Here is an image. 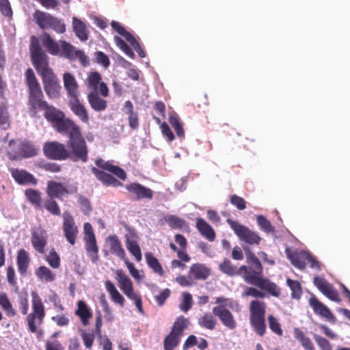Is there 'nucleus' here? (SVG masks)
I'll use <instances>...</instances> for the list:
<instances>
[{
  "label": "nucleus",
  "mask_w": 350,
  "mask_h": 350,
  "mask_svg": "<svg viewBox=\"0 0 350 350\" xmlns=\"http://www.w3.org/2000/svg\"><path fill=\"white\" fill-rule=\"evenodd\" d=\"M243 249L245 252L246 262L251 266L242 265L237 269L229 259L225 258L219 265V270L230 276L241 275L246 283L266 291L273 297H279L280 288L275 283L263 276V268L260 260L248 247Z\"/></svg>",
  "instance_id": "1"
},
{
  "label": "nucleus",
  "mask_w": 350,
  "mask_h": 350,
  "mask_svg": "<svg viewBox=\"0 0 350 350\" xmlns=\"http://www.w3.org/2000/svg\"><path fill=\"white\" fill-rule=\"evenodd\" d=\"M32 64L41 77L44 90L50 98H58L62 87L57 76L49 65V57L40 45L38 38L31 37L29 46Z\"/></svg>",
  "instance_id": "2"
},
{
  "label": "nucleus",
  "mask_w": 350,
  "mask_h": 350,
  "mask_svg": "<svg viewBox=\"0 0 350 350\" xmlns=\"http://www.w3.org/2000/svg\"><path fill=\"white\" fill-rule=\"evenodd\" d=\"M25 83L28 88L27 107L28 113L32 118L38 117V113L49 105L45 100L44 96L33 70L29 68L26 70Z\"/></svg>",
  "instance_id": "3"
},
{
  "label": "nucleus",
  "mask_w": 350,
  "mask_h": 350,
  "mask_svg": "<svg viewBox=\"0 0 350 350\" xmlns=\"http://www.w3.org/2000/svg\"><path fill=\"white\" fill-rule=\"evenodd\" d=\"M41 41L43 46L48 53L52 55H60L68 59H76V51L74 46L65 40H54L49 33L44 32L41 36Z\"/></svg>",
  "instance_id": "4"
},
{
  "label": "nucleus",
  "mask_w": 350,
  "mask_h": 350,
  "mask_svg": "<svg viewBox=\"0 0 350 350\" xmlns=\"http://www.w3.org/2000/svg\"><path fill=\"white\" fill-rule=\"evenodd\" d=\"M250 323L256 334L263 336L267 330L265 324L266 304L259 300L250 304Z\"/></svg>",
  "instance_id": "5"
},
{
  "label": "nucleus",
  "mask_w": 350,
  "mask_h": 350,
  "mask_svg": "<svg viewBox=\"0 0 350 350\" xmlns=\"http://www.w3.org/2000/svg\"><path fill=\"white\" fill-rule=\"evenodd\" d=\"M67 146L68 159L73 162L88 161L89 150L81 132L69 137Z\"/></svg>",
  "instance_id": "6"
},
{
  "label": "nucleus",
  "mask_w": 350,
  "mask_h": 350,
  "mask_svg": "<svg viewBox=\"0 0 350 350\" xmlns=\"http://www.w3.org/2000/svg\"><path fill=\"white\" fill-rule=\"evenodd\" d=\"M32 312L27 317L28 329L31 333L38 332V327L41 326L45 317V309L43 302L36 293H32Z\"/></svg>",
  "instance_id": "7"
},
{
  "label": "nucleus",
  "mask_w": 350,
  "mask_h": 350,
  "mask_svg": "<svg viewBox=\"0 0 350 350\" xmlns=\"http://www.w3.org/2000/svg\"><path fill=\"white\" fill-rule=\"evenodd\" d=\"M33 18L40 29H52L58 33H63L66 31V25L62 20L48 12L36 10L33 14Z\"/></svg>",
  "instance_id": "8"
},
{
  "label": "nucleus",
  "mask_w": 350,
  "mask_h": 350,
  "mask_svg": "<svg viewBox=\"0 0 350 350\" xmlns=\"http://www.w3.org/2000/svg\"><path fill=\"white\" fill-rule=\"evenodd\" d=\"M116 279L124 295L134 301L135 306L140 313H144L142 298L140 295L134 292L133 283L128 275L122 269H118L116 271Z\"/></svg>",
  "instance_id": "9"
},
{
  "label": "nucleus",
  "mask_w": 350,
  "mask_h": 350,
  "mask_svg": "<svg viewBox=\"0 0 350 350\" xmlns=\"http://www.w3.org/2000/svg\"><path fill=\"white\" fill-rule=\"evenodd\" d=\"M85 247L88 256L93 263H97L99 260L98 247L92 226L89 222L83 225Z\"/></svg>",
  "instance_id": "10"
},
{
  "label": "nucleus",
  "mask_w": 350,
  "mask_h": 350,
  "mask_svg": "<svg viewBox=\"0 0 350 350\" xmlns=\"http://www.w3.org/2000/svg\"><path fill=\"white\" fill-rule=\"evenodd\" d=\"M226 221L241 241L250 245L259 244L261 238L256 232L230 218L227 219Z\"/></svg>",
  "instance_id": "11"
},
{
  "label": "nucleus",
  "mask_w": 350,
  "mask_h": 350,
  "mask_svg": "<svg viewBox=\"0 0 350 350\" xmlns=\"http://www.w3.org/2000/svg\"><path fill=\"white\" fill-rule=\"evenodd\" d=\"M43 152L50 159L63 161L68 159L66 146L56 141L48 142L43 146Z\"/></svg>",
  "instance_id": "12"
},
{
  "label": "nucleus",
  "mask_w": 350,
  "mask_h": 350,
  "mask_svg": "<svg viewBox=\"0 0 350 350\" xmlns=\"http://www.w3.org/2000/svg\"><path fill=\"white\" fill-rule=\"evenodd\" d=\"M77 192L78 187L76 185L66 187L63 183L54 180H49L47 183L46 193L51 198L62 199L64 196L75 194Z\"/></svg>",
  "instance_id": "13"
},
{
  "label": "nucleus",
  "mask_w": 350,
  "mask_h": 350,
  "mask_svg": "<svg viewBox=\"0 0 350 350\" xmlns=\"http://www.w3.org/2000/svg\"><path fill=\"white\" fill-rule=\"evenodd\" d=\"M62 230L67 241L72 245L76 243L79 230L75 224L73 217L68 211H64L62 215Z\"/></svg>",
  "instance_id": "14"
},
{
  "label": "nucleus",
  "mask_w": 350,
  "mask_h": 350,
  "mask_svg": "<svg viewBox=\"0 0 350 350\" xmlns=\"http://www.w3.org/2000/svg\"><path fill=\"white\" fill-rule=\"evenodd\" d=\"M313 284L319 291L329 299L336 303L341 302V299L338 291L325 278L315 276L313 278Z\"/></svg>",
  "instance_id": "15"
},
{
  "label": "nucleus",
  "mask_w": 350,
  "mask_h": 350,
  "mask_svg": "<svg viewBox=\"0 0 350 350\" xmlns=\"http://www.w3.org/2000/svg\"><path fill=\"white\" fill-rule=\"evenodd\" d=\"M309 306L312 308L314 313L321 318L326 319L327 321L334 323L336 317L330 310V309L322 303L314 295H312L308 300Z\"/></svg>",
  "instance_id": "16"
},
{
  "label": "nucleus",
  "mask_w": 350,
  "mask_h": 350,
  "mask_svg": "<svg viewBox=\"0 0 350 350\" xmlns=\"http://www.w3.org/2000/svg\"><path fill=\"white\" fill-rule=\"evenodd\" d=\"M101 81L102 77L98 72H90L86 80L87 87L92 91H98L99 94L105 98L109 96V90L107 84Z\"/></svg>",
  "instance_id": "17"
},
{
  "label": "nucleus",
  "mask_w": 350,
  "mask_h": 350,
  "mask_svg": "<svg viewBox=\"0 0 350 350\" xmlns=\"http://www.w3.org/2000/svg\"><path fill=\"white\" fill-rule=\"evenodd\" d=\"M47 238L46 232L42 226L34 228L32 230L31 242L36 252L40 254L44 253Z\"/></svg>",
  "instance_id": "18"
},
{
  "label": "nucleus",
  "mask_w": 350,
  "mask_h": 350,
  "mask_svg": "<svg viewBox=\"0 0 350 350\" xmlns=\"http://www.w3.org/2000/svg\"><path fill=\"white\" fill-rule=\"evenodd\" d=\"M212 312L219 319L222 325L228 329L232 330L237 327L236 319L232 313L227 308L213 307Z\"/></svg>",
  "instance_id": "19"
},
{
  "label": "nucleus",
  "mask_w": 350,
  "mask_h": 350,
  "mask_svg": "<svg viewBox=\"0 0 350 350\" xmlns=\"http://www.w3.org/2000/svg\"><path fill=\"white\" fill-rule=\"evenodd\" d=\"M126 190L135 196V200L141 199L152 200L153 191L138 183H132L126 185Z\"/></svg>",
  "instance_id": "20"
},
{
  "label": "nucleus",
  "mask_w": 350,
  "mask_h": 350,
  "mask_svg": "<svg viewBox=\"0 0 350 350\" xmlns=\"http://www.w3.org/2000/svg\"><path fill=\"white\" fill-rule=\"evenodd\" d=\"M53 126L59 133H68V138L81 132L79 126L73 120L66 118L65 116Z\"/></svg>",
  "instance_id": "21"
},
{
  "label": "nucleus",
  "mask_w": 350,
  "mask_h": 350,
  "mask_svg": "<svg viewBox=\"0 0 350 350\" xmlns=\"http://www.w3.org/2000/svg\"><path fill=\"white\" fill-rule=\"evenodd\" d=\"M95 164L98 167L111 172L122 180H125L127 178L126 172L120 167L113 165L112 161H105L103 159L99 158L95 161Z\"/></svg>",
  "instance_id": "22"
},
{
  "label": "nucleus",
  "mask_w": 350,
  "mask_h": 350,
  "mask_svg": "<svg viewBox=\"0 0 350 350\" xmlns=\"http://www.w3.org/2000/svg\"><path fill=\"white\" fill-rule=\"evenodd\" d=\"M10 172L14 180L19 185H36L38 183V180L33 175L25 170L12 168Z\"/></svg>",
  "instance_id": "23"
},
{
  "label": "nucleus",
  "mask_w": 350,
  "mask_h": 350,
  "mask_svg": "<svg viewBox=\"0 0 350 350\" xmlns=\"http://www.w3.org/2000/svg\"><path fill=\"white\" fill-rule=\"evenodd\" d=\"M68 105L72 113L83 123L88 124L90 117L88 111L83 104H82L79 98L69 100Z\"/></svg>",
  "instance_id": "24"
},
{
  "label": "nucleus",
  "mask_w": 350,
  "mask_h": 350,
  "mask_svg": "<svg viewBox=\"0 0 350 350\" xmlns=\"http://www.w3.org/2000/svg\"><path fill=\"white\" fill-rule=\"evenodd\" d=\"M126 246L129 252L135 258L137 262L142 260V255L140 247L137 243V236L135 233L131 232L126 234Z\"/></svg>",
  "instance_id": "25"
},
{
  "label": "nucleus",
  "mask_w": 350,
  "mask_h": 350,
  "mask_svg": "<svg viewBox=\"0 0 350 350\" xmlns=\"http://www.w3.org/2000/svg\"><path fill=\"white\" fill-rule=\"evenodd\" d=\"M91 171L94 174L95 177L105 186L118 187L123 185L120 180L114 178L111 174L100 170L96 167H92Z\"/></svg>",
  "instance_id": "26"
},
{
  "label": "nucleus",
  "mask_w": 350,
  "mask_h": 350,
  "mask_svg": "<svg viewBox=\"0 0 350 350\" xmlns=\"http://www.w3.org/2000/svg\"><path fill=\"white\" fill-rule=\"evenodd\" d=\"M63 81L68 96L70 99L77 98L79 94V85L75 77L69 72H65L63 75Z\"/></svg>",
  "instance_id": "27"
},
{
  "label": "nucleus",
  "mask_w": 350,
  "mask_h": 350,
  "mask_svg": "<svg viewBox=\"0 0 350 350\" xmlns=\"http://www.w3.org/2000/svg\"><path fill=\"white\" fill-rule=\"evenodd\" d=\"M307 252H291L289 248L286 249L287 258L296 268L304 270L306 267Z\"/></svg>",
  "instance_id": "28"
},
{
  "label": "nucleus",
  "mask_w": 350,
  "mask_h": 350,
  "mask_svg": "<svg viewBox=\"0 0 350 350\" xmlns=\"http://www.w3.org/2000/svg\"><path fill=\"white\" fill-rule=\"evenodd\" d=\"M211 275V269L204 264H193L189 271V278L198 280H205Z\"/></svg>",
  "instance_id": "29"
},
{
  "label": "nucleus",
  "mask_w": 350,
  "mask_h": 350,
  "mask_svg": "<svg viewBox=\"0 0 350 350\" xmlns=\"http://www.w3.org/2000/svg\"><path fill=\"white\" fill-rule=\"evenodd\" d=\"M99 92L91 91L87 96L91 108L95 111H103L107 108V101L100 97Z\"/></svg>",
  "instance_id": "30"
},
{
  "label": "nucleus",
  "mask_w": 350,
  "mask_h": 350,
  "mask_svg": "<svg viewBox=\"0 0 350 350\" xmlns=\"http://www.w3.org/2000/svg\"><path fill=\"white\" fill-rule=\"evenodd\" d=\"M31 258L28 252L21 249L18 251L16 256V265L18 271L22 276H26L28 273V269L30 265Z\"/></svg>",
  "instance_id": "31"
},
{
  "label": "nucleus",
  "mask_w": 350,
  "mask_h": 350,
  "mask_svg": "<svg viewBox=\"0 0 350 350\" xmlns=\"http://www.w3.org/2000/svg\"><path fill=\"white\" fill-rule=\"evenodd\" d=\"M77 308L75 312L76 316H77L81 323L84 326H87L90 323V320L92 317V312L91 309L89 308L88 304L83 300H79L77 304Z\"/></svg>",
  "instance_id": "32"
},
{
  "label": "nucleus",
  "mask_w": 350,
  "mask_h": 350,
  "mask_svg": "<svg viewBox=\"0 0 350 350\" xmlns=\"http://www.w3.org/2000/svg\"><path fill=\"white\" fill-rule=\"evenodd\" d=\"M107 243L109 246L111 254L117 256L120 259L125 260L126 253L122 245L121 241L116 235H111L107 238Z\"/></svg>",
  "instance_id": "33"
},
{
  "label": "nucleus",
  "mask_w": 350,
  "mask_h": 350,
  "mask_svg": "<svg viewBox=\"0 0 350 350\" xmlns=\"http://www.w3.org/2000/svg\"><path fill=\"white\" fill-rule=\"evenodd\" d=\"M196 227L205 239L212 242L215 239V232L211 226L202 218H197Z\"/></svg>",
  "instance_id": "34"
},
{
  "label": "nucleus",
  "mask_w": 350,
  "mask_h": 350,
  "mask_svg": "<svg viewBox=\"0 0 350 350\" xmlns=\"http://www.w3.org/2000/svg\"><path fill=\"white\" fill-rule=\"evenodd\" d=\"M38 149L30 142L27 140L21 142L18 144V153L23 158H29L38 154Z\"/></svg>",
  "instance_id": "35"
},
{
  "label": "nucleus",
  "mask_w": 350,
  "mask_h": 350,
  "mask_svg": "<svg viewBox=\"0 0 350 350\" xmlns=\"http://www.w3.org/2000/svg\"><path fill=\"white\" fill-rule=\"evenodd\" d=\"M105 284L106 290L111 296V300L120 306L124 307L125 304V299L117 290L113 283L110 280H107Z\"/></svg>",
  "instance_id": "36"
},
{
  "label": "nucleus",
  "mask_w": 350,
  "mask_h": 350,
  "mask_svg": "<svg viewBox=\"0 0 350 350\" xmlns=\"http://www.w3.org/2000/svg\"><path fill=\"white\" fill-rule=\"evenodd\" d=\"M44 118L50 122H51L53 126L59 121L62 118L64 117V113L57 109H56L54 106L49 105L44 110Z\"/></svg>",
  "instance_id": "37"
},
{
  "label": "nucleus",
  "mask_w": 350,
  "mask_h": 350,
  "mask_svg": "<svg viewBox=\"0 0 350 350\" xmlns=\"http://www.w3.org/2000/svg\"><path fill=\"white\" fill-rule=\"evenodd\" d=\"M73 31L77 37L82 42L88 39V33L83 22L76 17L72 18Z\"/></svg>",
  "instance_id": "38"
},
{
  "label": "nucleus",
  "mask_w": 350,
  "mask_h": 350,
  "mask_svg": "<svg viewBox=\"0 0 350 350\" xmlns=\"http://www.w3.org/2000/svg\"><path fill=\"white\" fill-rule=\"evenodd\" d=\"M145 258L148 266L152 269V271L159 274L160 276H163L165 272L159 262L158 259L150 252L145 253Z\"/></svg>",
  "instance_id": "39"
},
{
  "label": "nucleus",
  "mask_w": 350,
  "mask_h": 350,
  "mask_svg": "<svg viewBox=\"0 0 350 350\" xmlns=\"http://www.w3.org/2000/svg\"><path fill=\"white\" fill-rule=\"evenodd\" d=\"M189 319L185 318L184 316L180 315L177 317L174 322L170 332L182 336L185 329H186L189 326Z\"/></svg>",
  "instance_id": "40"
},
{
  "label": "nucleus",
  "mask_w": 350,
  "mask_h": 350,
  "mask_svg": "<svg viewBox=\"0 0 350 350\" xmlns=\"http://www.w3.org/2000/svg\"><path fill=\"white\" fill-rule=\"evenodd\" d=\"M38 280L46 282H52L55 279V275L46 266H40L35 271Z\"/></svg>",
  "instance_id": "41"
},
{
  "label": "nucleus",
  "mask_w": 350,
  "mask_h": 350,
  "mask_svg": "<svg viewBox=\"0 0 350 350\" xmlns=\"http://www.w3.org/2000/svg\"><path fill=\"white\" fill-rule=\"evenodd\" d=\"M198 324L202 327L213 330L217 325V320L210 312H205L198 319Z\"/></svg>",
  "instance_id": "42"
},
{
  "label": "nucleus",
  "mask_w": 350,
  "mask_h": 350,
  "mask_svg": "<svg viewBox=\"0 0 350 350\" xmlns=\"http://www.w3.org/2000/svg\"><path fill=\"white\" fill-rule=\"evenodd\" d=\"M181 336L170 332L163 340L164 350H174L180 341Z\"/></svg>",
  "instance_id": "43"
},
{
  "label": "nucleus",
  "mask_w": 350,
  "mask_h": 350,
  "mask_svg": "<svg viewBox=\"0 0 350 350\" xmlns=\"http://www.w3.org/2000/svg\"><path fill=\"white\" fill-rule=\"evenodd\" d=\"M294 334L295 338L300 342L305 350H315L311 340L299 328H295Z\"/></svg>",
  "instance_id": "44"
},
{
  "label": "nucleus",
  "mask_w": 350,
  "mask_h": 350,
  "mask_svg": "<svg viewBox=\"0 0 350 350\" xmlns=\"http://www.w3.org/2000/svg\"><path fill=\"white\" fill-rule=\"evenodd\" d=\"M25 196L27 200L34 206L38 208H42V197L41 193L33 189H27L25 192Z\"/></svg>",
  "instance_id": "45"
},
{
  "label": "nucleus",
  "mask_w": 350,
  "mask_h": 350,
  "mask_svg": "<svg viewBox=\"0 0 350 350\" xmlns=\"http://www.w3.org/2000/svg\"><path fill=\"white\" fill-rule=\"evenodd\" d=\"M168 121L174 129L177 136L180 138H184L185 131L177 114L170 113Z\"/></svg>",
  "instance_id": "46"
},
{
  "label": "nucleus",
  "mask_w": 350,
  "mask_h": 350,
  "mask_svg": "<svg viewBox=\"0 0 350 350\" xmlns=\"http://www.w3.org/2000/svg\"><path fill=\"white\" fill-rule=\"evenodd\" d=\"M0 306L5 312L7 316L14 317L16 314V310L13 308L12 305L5 293L0 294Z\"/></svg>",
  "instance_id": "47"
},
{
  "label": "nucleus",
  "mask_w": 350,
  "mask_h": 350,
  "mask_svg": "<svg viewBox=\"0 0 350 350\" xmlns=\"http://www.w3.org/2000/svg\"><path fill=\"white\" fill-rule=\"evenodd\" d=\"M286 284L291 290V297L293 299H299L302 295V288L301 284L297 280L287 278Z\"/></svg>",
  "instance_id": "48"
},
{
  "label": "nucleus",
  "mask_w": 350,
  "mask_h": 350,
  "mask_svg": "<svg viewBox=\"0 0 350 350\" xmlns=\"http://www.w3.org/2000/svg\"><path fill=\"white\" fill-rule=\"evenodd\" d=\"M10 126V116L8 107L5 103L0 105V126L3 129H8Z\"/></svg>",
  "instance_id": "49"
},
{
  "label": "nucleus",
  "mask_w": 350,
  "mask_h": 350,
  "mask_svg": "<svg viewBox=\"0 0 350 350\" xmlns=\"http://www.w3.org/2000/svg\"><path fill=\"white\" fill-rule=\"evenodd\" d=\"M44 207L53 215L59 216L61 215L60 207L53 198H50L46 200L44 202Z\"/></svg>",
  "instance_id": "50"
},
{
  "label": "nucleus",
  "mask_w": 350,
  "mask_h": 350,
  "mask_svg": "<svg viewBox=\"0 0 350 350\" xmlns=\"http://www.w3.org/2000/svg\"><path fill=\"white\" fill-rule=\"evenodd\" d=\"M256 221L260 228L267 233L274 232L275 228L271 222L263 215H258Z\"/></svg>",
  "instance_id": "51"
},
{
  "label": "nucleus",
  "mask_w": 350,
  "mask_h": 350,
  "mask_svg": "<svg viewBox=\"0 0 350 350\" xmlns=\"http://www.w3.org/2000/svg\"><path fill=\"white\" fill-rule=\"evenodd\" d=\"M267 321L270 329L278 336H282L283 331L278 320L272 314L267 317Z\"/></svg>",
  "instance_id": "52"
},
{
  "label": "nucleus",
  "mask_w": 350,
  "mask_h": 350,
  "mask_svg": "<svg viewBox=\"0 0 350 350\" xmlns=\"http://www.w3.org/2000/svg\"><path fill=\"white\" fill-rule=\"evenodd\" d=\"M115 41L117 46L129 57L134 59L135 53L129 45L120 37L116 36Z\"/></svg>",
  "instance_id": "53"
},
{
  "label": "nucleus",
  "mask_w": 350,
  "mask_h": 350,
  "mask_svg": "<svg viewBox=\"0 0 350 350\" xmlns=\"http://www.w3.org/2000/svg\"><path fill=\"white\" fill-rule=\"evenodd\" d=\"M78 203L80 206L81 210L85 215H90L92 211V207L90 200L83 196L79 197Z\"/></svg>",
  "instance_id": "54"
},
{
  "label": "nucleus",
  "mask_w": 350,
  "mask_h": 350,
  "mask_svg": "<svg viewBox=\"0 0 350 350\" xmlns=\"http://www.w3.org/2000/svg\"><path fill=\"white\" fill-rule=\"evenodd\" d=\"M168 225L174 229L182 228L185 225V221L175 215H170L165 218Z\"/></svg>",
  "instance_id": "55"
},
{
  "label": "nucleus",
  "mask_w": 350,
  "mask_h": 350,
  "mask_svg": "<svg viewBox=\"0 0 350 350\" xmlns=\"http://www.w3.org/2000/svg\"><path fill=\"white\" fill-rule=\"evenodd\" d=\"M46 260L47 261L48 264L53 269H57L60 266V258L57 253L55 251H51L49 252V255L46 256Z\"/></svg>",
  "instance_id": "56"
},
{
  "label": "nucleus",
  "mask_w": 350,
  "mask_h": 350,
  "mask_svg": "<svg viewBox=\"0 0 350 350\" xmlns=\"http://www.w3.org/2000/svg\"><path fill=\"white\" fill-rule=\"evenodd\" d=\"M262 290H258L254 287H247L243 292V295L246 297H252L254 298H264L266 297V294L262 291ZM265 291V290H263ZM265 292H267L265 291Z\"/></svg>",
  "instance_id": "57"
},
{
  "label": "nucleus",
  "mask_w": 350,
  "mask_h": 350,
  "mask_svg": "<svg viewBox=\"0 0 350 350\" xmlns=\"http://www.w3.org/2000/svg\"><path fill=\"white\" fill-rule=\"evenodd\" d=\"M313 337L321 350H332L331 343L326 338L318 334H314Z\"/></svg>",
  "instance_id": "58"
},
{
  "label": "nucleus",
  "mask_w": 350,
  "mask_h": 350,
  "mask_svg": "<svg viewBox=\"0 0 350 350\" xmlns=\"http://www.w3.org/2000/svg\"><path fill=\"white\" fill-rule=\"evenodd\" d=\"M215 303L217 305L215 307H220L222 308H233V300L230 298L225 297H217L215 298Z\"/></svg>",
  "instance_id": "59"
},
{
  "label": "nucleus",
  "mask_w": 350,
  "mask_h": 350,
  "mask_svg": "<svg viewBox=\"0 0 350 350\" xmlns=\"http://www.w3.org/2000/svg\"><path fill=\"white\" fill-rule=\"evenodd\" d=\"M230 203L237 207L239 210H244L246 208V202L245 200L237 196V195H232L230 198Z\"/></svg>",
  "instance_id": "60"
},
{
  "label": "nucleus",
  "mask_w": 350,
  "mask_h": 350,
  "mask_svg": "<svg viewBox=\"0 0 350 350\" xmlns=\"http://www.w3.org/2000/svg\"><path fill=\"white\" fill-rule=\"evenodd\" d=\"M192 306V296L189 293L183 294V300L180 304L179 308L183 312H187Z\"/></svg>",
  "instance_id": "61"
},
{
  "label": "nucleus",
  "mask_w": 350,
  "mask_h": 350,
  "mask_svg": "<svg viewBox=\"0 0 350 350\" xmlns=\"http://www.w3.org/2000/svg\"><path fill=\"white\" fill-rule=\"evenodd\" d=\"M96 62L107 68L110 64L108 56L102 51H97L94 54Z\"/></svg>",
  "instance_id": "62"
},
{
  "label": "nucleus",
  "mask_w": 350,
  "mask_h": 350,
  "mask_svg": "<svg viewBox=\"0 0 350 350\" xmlns=\"http://www.w3.org/2000/svg\"><path fill=\"white\" fill-rule=\"evenodd\" d=\"M81 336L85 347L88 349H91L94 340V334L88 333L85 330H82Z\"/></svg>",
  "instance_id": "63"
},
{
  "label": "nucleus",
  "mask_w": 350,
  "mask_h": 350,
  "mask_svg": "<svg viewBox=\"0 0 350 350\" xmlns=\"http://www.w3.org/2000/svg\"><path fill=\"white\" fill-rule=\"evenodd\" d=\"M51 320L60 327L67 326L70 323V319L65 314L53 316Z\"/></svg>",
  "instance_id": "64"
}]
</instances>
